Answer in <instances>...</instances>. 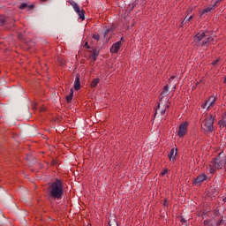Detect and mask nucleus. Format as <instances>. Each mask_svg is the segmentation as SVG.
Here are the masks:
<instances>
[{"mask_svg": "<svg viewBox=\"0 0 226 226\" xmlns=\"http://www.w3.org/2000/svg\"><path fill=\"white\" fill-rule=\"evenodd\" d=\"M28 8H29V10H33V8H34V5L30 4V5L28 6Z\"/></svg>", "mask_w": 226, "mask_h": 226, "instance_id": "obj_30", "label": "nucleus"}, {"mask_svg": "<svg viewBox=\"0 0 226 226\" xmlns=\"http://www.w3.org/2000/svg\"><path fill=\"white\" fill-rule=\"evenodd\" d=\"M100 56V50H98L96 48H92V59L94 63L96 61V57Z\"/></svg>", "mask_w": 226, "mask_h": 226, "instance_id": "obj_12", "label": "nucleus"}, {"mask_svg": "<svg viewBox=\"0 0 226 226\" xmlns=\"http://www.w3.org/2000/svg\"><path fill=\"white\" fill-rule=\"evenodd\" d=\"M161 114L163 116V114H165V109H163L162 111H161Z\"/></svg>", "mask_w": 226, "mask_h": 226, "instance_id": "obj_32", "label": "nucleus"}, {"mask_svg": "<svg viewBox=\"0 0 226 226\" xmlns=\"http://www.w3.org/2000/svg\"><path fill=\"white\" fill-rule=\"evenodd\" d=\"M171 79H175V77H174V76H172V77H171Z\"/></svg>", "mask_w": 226, "mask_h": 226, "instance_id": "obj_34", "label": "nucleus"}, {"mask_svg": "<svg viewBox=\"0 0 226 226\" xmlns=\"http://www.w3.org/2000/svg\"><path fill=\"white\" fill-rule=\"evenodd\" d=\"M217 63H220V58H217L212 62V66H216Z\"/></svg>", "mask_w": 226, "mask_h": 226, "instance_id": "obj_21", "label": "nucleus"}, {"mask_svg": "<svg viewBox=\"0 0 226 226\" xmlns=\"http://www.w3.org/2000/svg\"><path fill=\"white\" fill-rule=\"evenodd\" d=\"M158 109H160V104L158 105Z\"/></svg>", "mask_w": 226, "mask_h": 226, "instance_id": "obj_35", "label": "nucleus"}, {"mask_svg": "<svg viewBox=\"0 0 226 226\" xmlns=\"http://www.w3.org/2000/svg\"><path fill=\"white\" fill-rule=\"evenodd\" d=\"M84 47L86 49H91V46H89V44L87 42L85 43Z\"/></svg>", "mask_w": 226, "mask_h": 226, "instance_id": "obj_26", "label": "nucleus"}, {"mask_svg": "<svg viewBox=\"0 0 226 226\" xmlns=\"http://www.w3.org/2000/svg\"><path fill=\"white\" fill-rule=\"evenodd\" d=\"M110 33V29H106L104 32V38H107V35Z\"/></svg>", "mask_w": 226, "mask_h": 226, "instance_id": "obj_24", "label": "nucleus"}, {"mask_svg": "<svg viewBox=\"0 0 226 226\" xmlns=\"http://www.w3.org/2000/svg\"><path fill=\"white\" fill-rule=\"evenodd\" d=\"M41 1H47V0H41Z\"/></svg>", "mask_w": 226, "mask_h": 226, "instance_id": "obj_37", "label": "nucleus"}, {"mask_svg": "<svg viewBox=\"0 0 226 226\" xmlns=\"http://www.w3.org/2000/svg\"><path fill=\"white\" fill-rule=\"evenodd\" d=\"M74 89L75 91H79V89H80V77H79V75L76 76L74 81Z\"/></svg>", "mask_w": 226, "mask_h": 226, "instance_id": "obj_13", "label": "nucleus"}, {"mask_svg": "<svg viewBox=\"0 0 226 226\" xmlns=\"http://www.w3.org/2000/svg\"><path fill=\"white\" fill-rule=\"evenodd\" d=\"M4 22H6V19H4V17L0 16V26H3V24H4Z\"/></svg>", "mask_w": 226, "mask_h": 226, "instance_id": "obj_20", "label": "nucleus"}, {"mask_svg": "<svg viewBox=\"0 0 226 226\" xmlns=\"http://www.w3.org/2000/svg\"><path fill=\"white\" fill-rule=\"evenodd\" d=\"M177 154V150H174V148H172L168 155L170 162H174L176 160Z\"/></svg>", "mask_w": 226, "mask_h": 226, "instance_id": "obj_11", "label": "nucleus"}, {"mask_svg": "<svg viewBox=\"0 0 226 226\" xmlns=\"http://www.w3.org/2000/svg\"><path fill=\"white\" fill-rule=\"evenodd\" d=\"M120 41H121V45H123V41H124V39L121 37Z\"/></svg>", "mask_w": 226, "mask_h": 226, "instance_id": "obj_31", "label": "nucleus"}, {"mask_svg": "<svg viewBox=\"0 0 226 226\" xmlns=\"http://www.w3.org/2000/svg\"><path fill=\"white\" fill-rule=\"evenodd\" d=\"M203 223H204L205 226H209V221L208 220H205L203 222Z\"/></svg>", "mask_w": 226, "mask_h": 226, "instance_id": "obj_25", "label": "nucleus"}, {"mask_svg": "<svg viewBox=\"0 0 226 226\" xmlns=\"http://www.w3.org/2000/svg\"><path fill=\"white\" fill-rule=\"evenodd\" d=\"M63 195H64L63 181L56 179L48 187V197L53 200H61Z\"/></svg>", "mask_w": 226, "mask_h": 226, "instance_id": "obj_1", "label": "nucleus"}, {"mask_svg": "<svg viewBox=\"0 0 226 226\" xmlns=\"http://www.w3.org/2000/svg\"><path fill=\"white\" fill-rule=\"evenodd\" d=\"M192 19H193V15L190 16L188 18V16H186L184 20L182 21V24H186V22H190L192 20Z\"/></svg>", "mask_w": 226, "mask_h": 226, "instance_id": "obj_18", "label": "nucleus"}, {"mask_svg": "<svg viewBox=\"0 0 226 226\" xmlns=\"http://www.w3.org/2000/svg\"><path fill=\"white\" fill-rule=\"evenodd\" d=\"M26 8H27V4H22L19 6V9H20V10H26Z\"/></svg>", "mask_w": 226, "mask_h": 226, "instance_id": "obj_23", "label": "nucleus"}, {"mask_svg": "<svg viewBox=\"0 0 226 226\" xmlns=\"http://www.w3.org/2000/svg\"><path fill=\"white\" fill-rule=\"evenodd\" d=\"M121 41H118L116 43H114L110 49V53L117 54V52H119V49H121Z\"/></svg>", "mask_w": 226, "mask_h": 226, "instance_id": "obj_9", "label": "nucleus"}, {"mask_svg": "<svg viewBox=\"0 0 226 226\" xmlns=\"http://www.w3.org/2000/svg\"><path fill=\"white\" fill-rule=\"evenodd\" d=\"M166 109H169V106H166Z\"/></svg>", "mask_w": 226, "mask_h": 226, "instance_id": "obj_36", "label": "nucleus"}, {"mask_svg": "<svg viewBox=\"0 0 226 226\" xmlns=\"http://www.w3.org/2000/svg\"><path fill=\"white\" fill-rule=\"evenodd\" d=\"M220 128H225L226 126V121H220L219 122Z\"/></svg>", "mask_w": 226, "mask_h": 226, "instance_id": "obj_19", "label": "nucleus"}, {"mask_svg": "<svg viewBox=\"0 0 226 226\" xmlns=\"http://www.w3.org/2000/svg\"><path fill=\"white\" fill-rule=\"evenodd\" d=\"M100 84V79L96 78L94 80H92L90 86L91 87H96Z\"/></svg>", "mask_w": 226, "mask_h": 226, "instance_id": "obj_14", "label": "nucleus"}, {"mask_svg": "<svg viewBox=\"0 0 226 226\" xmlns=\"http://www.w3.org/2000/svg\"><path fill=\"white\" fill-rule=\"evenodd\" d=\"M215 116L213 115H207L206 118L202 122V130L205 133H213L215 131Z\"/></svg>", "mask_w": 226, "mask_h": 226, "instance_id": "obj_3", "label": "nucleus"}, {"mask_svg": "<svg viewBox=\"0 0 226 226\" xmlns=\"http://www.w3.org/2000/svg\"><path fill=\"white\" fill-rule=\"evenodd\" d=\"M186 132H188V122H185L179 125L178 136L185 137L186 135Z\"/></svg>", "mask_w": 226, "mask_h": 226, "instance_id": "obj_6", "label": "nucleus"}, {"mask_svg": "<svg viewBox=\"0 0 226 226\" xmlns=\"http://www.w3.org/2000/svg\"><path fill=\"white\" fill-rule=\"evenodd\" d=\"M167 93H169V86L166 85L164 87V90L161 94V100H163V94H167Z\"/></svg>", "mask_w": 226, "mask_h": 226, "instance_id": "obj_16", "label": "nucleus"}, {"mask_svg": "<svg viewBox=\"0 0 226 226\" xmlns=\"http://www.w3.org/2000/svg\"><path fill=\"white\" fill-rule=\"evenodd\" d=\"M222 223H223V220H220V221H218V222H217V226H221V225H222Z\"/></svg>", "mask_w": 226, "mask_h": 226, "instance_id": "obj_28", "label": "nucleus"}, {"mask_svg": "<svg viewBox=\"0 0 226 226\" xmlns=\"http://www.w3.org/2000/svg\"><path fill=\"white\" fill-rule=\"evenodd\" d=\"M220 3H222V0H216L214 4L208 5L207 8L201 11L200 17H202L204 13H209V11H213V10L218 8V4H220Z\"/></svg>", "mask_w": 226, "mask_h": 226, "instance_id": "obj_4", "label": "nucleus"}, {"mask_svg": "<svg viewBox=\"0 0 226 226\" xmlns=\"http://www.w3.org/2000/svg\"><path fill=\"white\" fill-rule=\"evenodd\" d=\"M215 102H216V97L210 96L209 99L202 105L203 109H209V107H213V105H215Z\"/></svg>", "mask_w": 226, "mask_h": 226, "instance_id": "obj_8", "label": "nucleus"}, {"mask_svg": "<svg viewBox=\"0 0 226 226\" xmlns=\"http://www.w3.org/2000/svg\"><path fill=\"white\" fill-rule=\"evenodd\" d=\"M214 167L215 169H222L225 167V160L216 159L214 162Z\"/></svg>", "mask_w": 226, "mask_h": 226, "instance_id": "obj_10", "label": "nucleus"}, {"mask_svg": "<svg viewBox=\"0 0 226 226\" xmlns=\"http://www.w3.org/2000/svg\"><path fill=\"white\" fill-rule=\"evenodd\" d=\"M93 38H94V40H96V41H99V40H100V34H94L93 35Z\"/></svg>", "mask_w": 226, "mask_h": 226, "instance_id": "obj_22", "label": "nucleus"}, {"mask_svg": "<svg viewBox=\"0 0 226 226\" xmlns=\"http://www.w3.org/2000/svg\"><path fill=\"white\" fill-rule=\"evenodd\" d=\"M181 222H182L183 223H186V219H185L184 217H182V218H181Z\"/></svg>", "mask_w": 226, "mask_h": 226, "instance_id": "obj_29", "label": "nucleus"}, {"mask_svg": "<svg viewBox=\"0 0 226 226\" xmlns=\"http://www.w3.org/2000/svg\"><path fill=\"white\" fill-rule=\"evenodd\" d=\"M168 170H163V171L161 173V176H165V174H167Z\"/></svg>", "mask_w": 226, "mask_h": 226, "instance_id": "obj_27", "label": "nucleus"}, {"mask_svg": "<svg viewBox=\"0 0 226 226\" xmlns=\"http://www.w3.org/2000/svg\"><path fill=\"white\" fill-rule=\"evenodd\" d=\"M190 11H192V10H188L187 12L190 13Z\"/></svg>", "mask_w": 226, "mask_h": 226, "instance_id": "obj_33", "label": "nucleus"}, {"mask_svg": "<svg viewBox=\"0 0 226 226\" xmlns=\"http://www.w3.org/2000/svg\"><path fill=\"white\" fill-rule=\"evenodd\" d=\"M66 100H67L68 103H70V102H72V100H73V88H72L70 90V94L66 96Z\"/></svg>", "mask_w": 226, "mask_h": 226, "instance_id": "obj_15", "label": "nucleus"}, {"mask_svg": "<svg viewBox=\"0 0 226 226\" xmlns=\"http://www.w3.org/2000/svg\"><path fill=\"white\" fill-rule=\"evenodd\" d=\"M196 43H199L200 47H207L211 41H213V37L209 36V32H204L202 34H198L194 37Z\"/></svg>", "mask_w": 226, "mask_h": 226, "instance_id": "obj_2", "label": "nucleus"}, {"mask_svg": "<svg viewBox=\"0 0 226 226\" xmlns=\"http://www.w3.org/2000/svg\"><path fill=\"white\" fill-rule=\"evenodd\" d=\"M72 8L76 11V13H78V15H79V19H81V20H84L86 19V17L84 16L85 11H84V10H80L79 4L74 3L72 4Z\"/></svg>", "mask_w": 226, "mask_h": 226, "instance_id": "obj_7", "label": "nucleus"}, {"mask_svg": "<svg viewBox=\"0 0 226 226\" xmlns=\"http://www.w3.org/2000/svg\"><path fill=\"white\" fill-rule=\"evenodd\" d=\"M109 226H118L117 221L116 219H111L109 221Z\"/></svg>", "mask_w": 226, "mask_h": 226, "instance_id": "obj_17", "label": "nucleus"}, {"mask_svg": "<svg viewBox=\"0 0 226 226\" xmlns=\"http://www.w3.org/2000/svg\"><path fill=\"white\" fill-rule=\"evenodd\" d=\"M204 181H207V175H206L205 173H202L201 175H199L196 177V179H194L193 185H195V186H200V185H202Z\"/></svg>", "mask_w": 226, "mask_h": 226, "instance_id": "obj_5", "label": "nucleus"}]
</instances>
